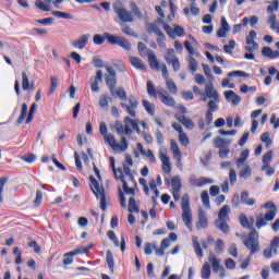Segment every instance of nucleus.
<instances>
[{"label":"nucleus","instance_id":"nucleus-29","mask_svg":"<svg viewBox=\"0 0 279 279\" xmlns=\"http://www.w3.org/2000/svg\"><path fill=\"white\" fill-rule=\"evenodd\" d=\"M240 223L242 228H248V230H252V228L254 227V218H250L248 220L247 216L242 214L240 216Z\"/></svg>","mask_w":279,"mask_h":279},{"label":"nucleus","instance_id":"nucleus-30","mask_svg":"<svg viewBox=\"0 0 279 279\" xmlns=\"http://www.w3.org/2000/svg\"><path fill=\"white\" fill-rule=\"evenodd\" d=\"M219 104H221V98H211L207 104V108L209 112H217L219 110Z\"/></svg>","mask_w":279,"mask_h":279},{"label":"nucleus","instance_id":"nucleus-60","mask_svg":"<svg viewBox=\"0 0 279 279\" xmlns=\"http://www.w3.org/2000/svg\"><path fill=\"white\" fill-rule=\"evenodd\" d=\"M223 247H226L223 240H221V239L217 240L216 246H215V252L217 254H221L223 252Z\"/></svg>","mask_w":279,"mask_h":279},{"label":"nucleus","instance_id":"nucleus-36","mask_svg":"<svg viewBox=\"0 0 279 279\" xmlns=\"http://www.w3.org/2000/svg\"><path fill=\"white\" fill-rule=\"evenodd\" d=\"M247 25H250V17H244L240 24H235L233 26L232 34H239V32H241V28L247 27Z\"/></svg>","mask_w":279,"mask_h":279},{"label":"nucleus","instance_id":"nucleus-44","mask_svg":"<svg viewBox=\"0 0 279 279\" xmlns=\"http://www.w3.org/2000/svg\"><path fill=\"white\" fill-rule=\"evenodd\" d=\"M52 16H57V19H65L68 21H72L73 15L71 13H65L61 11H52Z\"/></svg>","mask_w":279,"mask_h":279},{"label":"nucleus","instance_id":"nucleus-42","mask_svg":"<svg viewBox=\"0 0 279 279\" xmlns=\"http://www.w3.org/2000/svg\"><path fill=\"white\" fill-rule=\"evenodd\" d=\"M35 7L38 10H43V12H51V5L47 4V2H43V0H36Z\"/></svg>","mask_w":279,"mask_h":279},{"label":"nucleus","instance_id":"nucleus-31","mask_svg":"<svg viewBox=\"0 0 279 279\" xmlns=\"http://www.w3.org/2000/svg\"><path fill=\"white\" fill-rule=\"evenodd\" d=\"M148 191H153L155 196L151 197V201L153 204L156 206V204H158L156 199H158V195H160V192L158 191V185H156V181H150Z\"/></svg>","mask_w":279,"mask_h":279},{"label":"nucleus","instance_id":"nucleus-8","mask_svg":"<svg viewBox=\"0 0 279 279\" xmlns=\"http://www.w3.org/2000/svg\"><path fill=\"white\" fill-rule=\"evenodd\" d=\"M104 141L106 145H109V147H111V149H113V151H116L117 154H123V151H128L130 147V144L128 143L125 136L121 137V144L117 143V138L112 134L105 135Z\"/></svg>","mask_w":279,"mask_h":279},{"label":"nucleus","instance_id":"nucleus-33","mask_svg":"<svg viewBox=\"0 0 279 279\" xmlns=\"http://www.w3.org/2000/svg\"><path fill=\"white\" fill-rule=\"evenodd\" d=\"M228 215H230V206L225 205L218 214V220L228 221Z\"/></svg>","mask_w":279,"mask_h":279},{"label":"nucleus","instance_id":"nucleus-11","mask_svg":"<svg viewBox=\"0 0 279 279\" xmlns=\"http://www.w3.org/2000/svg\"><path fill=\"white\" fill-rule=\"evenodd\" d=\"M244 245L250 250L251 255L256 254V252H259L260 246H258V232L256 230H253L247 239L244 241Z\"/></svg>","mask_w":279,"mask_h":279},{"label":"nucleus","instance_id":"nucleus-50","mask_svg":"<svg viewBox=\"0 0 279 279\" xmlns=\"http://www.w3.org/2000/svg\"><path fill=\"white\" fill-rule=\"evenodd\" d=\"M250 175H252V168H250V166L242 168L240 172V178H243V180H247Z\"/></svg>","mask_w":279,"mask_h":279},{"label":"nucleus","instance_id":"nucleus-28","mask_svg":"<svg viewBox=\"0 0 279 279\" xmlns=\"http://www.w3.org/2000/svg\"><path fill=\"white\" fill-rule=\"evenodd\" d=\"M179 123H182L184 128H187V130H193L195 128V124L193 123V120L184 117V116H177L175 117Z\"/></svg>","mask_w":279,"mask_h":279},{"label":"nucleus","instance_id":"nucleus-64","mask_svg":"<svg viewBox=\"0 0 279 279\" xmlns=\"http://www.w3.org/2000/svg\"><path fill=\"white\" fill-rule=\"evenodd\" d=\"M234 47H236V43L234 40H230L229 45L223 46V49L226 53H232V50H234Z\"/></svg>","mask_w":279,"mask_h":279},{"label":"nucleus","instance_id":"nucleus-48","mask_svg":"<svg viewBox=\"0 0 279 279\" xmlns=\"http://www.w3.org/2000/svg\"><path fill=\"white\" fill-rule=\"evenodd\" d=\"M156 250H158V246L156 244H151L149 242L145 244L144 252L147 256H151L154 251H155V254H156Z\"/></svg>","mask_w":279,"mask_h":279},{"label":"nucleus","instance_id":"nucleus-17","mask_svg":"<svg viewBox=\"0 0 279 279\" xmlns=\"http://www.w3.org/2000/svg\"><path fill=\"white\" fill-rule=\"evenodd\" d=\"M90 38L92 35L88 33L81 35L76 40L72 43V47L82 51L83 49H86V45H88V40H90Z\"/></svg>","mask_w":279,"mask_h":279},{"label":"nucleus","instance_id":"nucleus-52","mask_svg":"<svg viewBox=\"0 0 279 279\" xmlns=\"http://www.w3.org/2000/svg\"><path fill=\"white\" fill-rule=\"evenodd\" d=\"M228 77H250V74L241 70H238V71L229 72Z\"/></svg>","mask_w":279,"mask_h":279},{"label":"nucleus","instance_id":"nucleus-23","mask_svg":"<svg viewBox=\"0 0 279 279\" xmlns=\"http://www.w3.org/2000/svg\"><path fill=\"white\" fill-rule=\"evenodd\" d=\"M225 99L231 101L233 106H239V104H241V96L236 95L234 90L225 92Z\"/></svg>","mask_w":279,"mask_h":279},{"label":"nucleus","instance_id":"nucleus-46","mask_svg":"<svg viewBox=\"0 0 279 279\" xmlns=\"http://www.w3.org/2000/svg\"><path fill=\"white\" fill-rule=\"evenodd\" d=\"M27 110H28L27 104H23L20 118L17 119L19 125H21V123H23L25 121V119L27 118Z\"/></svg>","mask_w":279,"mask_h":279},{"label":"nucleus","instance_id":"nucleus-19","mask_svg":"<svg viewBox=\"0 0 279 279\" xmlns=\"http://www.w3.org/2000/svg\"><path fill=\"white\" fill-rule=\"evenodd\" d=\"M165 32L171 38H175V36H178L179 38L184 37V27H182L180 25H174V29L171 28V26H169V25H165Z\"/></svg>","mask_w":279,"mask_h":279},{"label":"nucleus","instance_id":"nucleus-51","mask_svg":"<svg viewBox=\"0 0 279 279\" xmlns=\"http://www.w3.org/2000/svg\"><path fill=\"white\" fill-rule=\"evenodd\" d=\"M225 267L226 269H230L231 271H234L236 269V262L232 258L225 259Z\"/></svg>","mask_w":279,"mask_h":279},{"label":"nucleus","instance_id":"nucleus-62","mask_svg":"<svg viewBox=\"0 0 279 279\" xmlns=\"http://www.w3.org/2000/svg\"><path fill=\"white\" fill-rule=\"evenodd\" d=\"M148 32H149V34H156V36H159L160 34H162V33L160 32V28L158 27L157 24H150V25L148 26Z\"/></svg>","mask_w":279,"mask_h":279},{"label":"nucleus","instance_id":"nucleus-41","mask_svg":"<svg viewBox=\"0 0 279 279\" xmlns=\"http://www.w3.org/2000/svg\"><path fill=\"white\" fill-rule=\"evenodd\" d=\"M256 36L255 31H251L245 39L246 45H254V47H257L258 44L256 43Z\"/></svg>","mask_w":279,"mask_h":279},{"label":"nucleus","instance_id":"nucleus-1","mask_svg":"<svg viewBox=\"0 0 279 279\" xmlns=\"http://www.w3.org/2000/svg\"><path fill=\"white\" fill-rule=\"evenodd\" d=\"M132 166L123 165V170L118 168L114 170V178L122 183V189L125 195H136V181L134 174H132Z\"/></svg>","mask_w":279,"mask_h":279},{"label":"nucleus","instance_id":"nucleus-35","mask_svg":"<svg viewBox=\"0 0 279 279\" xmlns=\"http://www.w3.org/2000/svg\"><path fill=\"white\" fill-rule=\"evenodd\" d=\"M247 158H250V150L248 149H244L242 153H241V156L240 158H238L235 160V165L236 167H242L243 163L245 162V160H247Z\"/></svg>","mask_w":279,"mask_h":279},{"label":"nucleus","instance_id":"nucleus-34","mask_svg":"<svg viewBox=\"0 0 279 279\" xmlns=\"http://www.w3.org/2000/svg\"><path fill=\"white\" fill-rule=\"evenodd\" d=\"M22 88L23 90H34V85H29V77L27 73H22Z\"/></svg>","mask_w":279,"mask_h":279},{"label":"nucleus","instance_id":"nucleus-7","mask_svg":"<svg viewBox=\"0 0 279 279\" xmlns=\"http://www.w3.org/2000/svg\"><path fill=\"white\" fill-rule=\"evenodd\" d=\"M182 220L187 230H193V211L191 210V203L189 194H184L181 198Z\"/></svg>","mask_w":279,"mask_h":279},{"label":"nucleus","instance_id":"nucleus-20","mask_svg":"<svg viewBox=\"0 0 279 279\" xmlns=\"http://www.w3.org/2000/svg\"><path fill=\"white\" fill-rule=\"evenodd\" d=\"M170 151L173 154L174 160L181 165L182 162V151L180 150V146H178V142L174 140L170 141Z\"/></svg>","mask_w":279,"mask_h":279},{"label":"nucleus","instance_id":"nucleus-3","mask_svg":"<svg viewBox=\"0 0 279 279\" xmlns=\"http://www.w3.org/2000/svg\"><path fill=\"white\" fill-rule=\"evenodd\" d=\"M210 266L215 274H219L220 278H226V268L221 265V259H219L217 255H215V253L210 252L208 256V262L204 263L201 270V276L203 279L210 278Z\"/></svg>","mask_w":279,"mask_h":279},{"label":"nucleus","instance_id":"nucleus-54","mask_svg":"<svg viewBox=\"0 0 279 279\" xmlns=\"http://www.w3.org/2000/svg\"><path fill=\"white\" fill-rule=\"evenodd\" d=\"M50 82H51V87L49 90V95H53V93H56V88H58V85H59L58 77L51 76Z\"/></svg>","mask_w":279,"mask_h":279},{"label":"nucleus","instance_id":"nucleus-27","mask_svg":"<svg viewBox=\"0 0 279 279\" xmlns=\"http://www.w3.org/2000/svg\"><path fill=\"white\" fill-rule=\"evenodd\" d=\"M241 203L244 204V206H255L256 199L250 198V193L247 191H244L241 194Z\"/></svg>","mask_w":279,"mask_h":279},{"label":"nucleus","instance_id":"nucleus-26","mask_svg":"<svg viewBox=\"0 0 279 279\" xmlns=\"http://www.w3.org/2000/svg\"><path fill=\"white\" fill-rule=\"evenodd\" d=\"M192 243L194 247V252L198 258H204V251H202V244L199 243V239L197 236L192 238Z\"/></svg>","mask_w":279,"mask_h":279},{"label":"nucleus","instance_id":"nucleus-55","mask_svg":"<svg viewBox=\"0 0 279 279\" xmlns=\"http://www.w3.org/2000/svg\"><path fill=\"white\" fill-rule=\"evenodd\" d=\"M214 143L215 147H217L218 149H223L226 145L230 144V142H225V140L221 137H217Z\"/></svg>","mask_w":279,"mask_h":279},{"label":"nucleus","instance_id":"nucleus-22","mask_svg":"<svg viewBox=\"0 0 279 279\" xmlns=\"http://www.w3.org/2000/svg\"><path fill=\"white\" fill-rule=\"evenodd\" d=\"M197 230H206L208 228V218H206V211L204 209L198 210V221L196 222Z\"/></svg>","mask_w":279,"mask_h":279},{"label":"nucleus","instance_id":"nucleus-61","mask_svg":"<svg viewBox=\"0 0 279 279\" xmlns=\"http://www.w3.org/2000/svg\"><path fill=\"white\" fill-rule=\"evenodd\" d=\"M21 159L24 162H27L28 165H32L36 160V155H34V154L24 155Z\"/></svg>","mask_w":279,"mask_h":279},{"label":"nucleus","instance_id":"nucleus-9","mask_svg":"<svg viewBox=\"0 0 279 279\" xmlns=\"http://www.w3.org/2000/svg\"><path fill=\"white\" fill-rule=\"evenodd\" d=\"M90 181V190L94 193L95 197L100 201V208L101 210H106V194L104 191V186L99 184V181L95 179V177H89Z\"/></svg>","mask_w":279,"mask_h":279},{"label":"nucleus","instance_id":"nucleus-15","mask_svg":"<svg viewBox=\"0 0 279 279\" xmlns=\"http://www.w3.org/2000/svg\"><path fill=\"white\" fill-rule=\"evenodd\" d=\"M202 101H208V99L219 98V92L213 86V82L205 85V92H203Z\"/></svg>","mask_w":279,"mask_h":279},{"label":"nucleus","instance_id":"nucleus-38","mask_svg":"<svg viewBox=\"0 0 279 279\" xmlns=\"http://www.w3.org/2000/svg\"><path fill=\"white\" fill-rule=\"evenodd\" d=\"M142 104H143V107L145 108L146 112H148L150 114V117H154V114L156 112V106L145 99L142 101Z\"/></svg>","mask_w":279,"mask_h":279},{"label":"nucleus","instance_id":"nucleus-47","mask_svg":"<svg viewBox=\"0 0 279 279\" xmlns=\"http://www.w3.org/2000/svg\"><path fill=\"white\" fill-rule=\"evenodd\" d=\"M204 74L206 75L209 83L215 82V76H213V73L210 72V66L208 64H202Z\"/></svg>","mask_w":279,"mask_h":279},{"label":"nucleus","instance_id":"nucleus-12","mask_svg":"<svg viewBox=\"0 0 279 279\" xmlns=\"http://www.w3.org/2000/svg\"><path fill=\"white\" fill-rule=\"evenodd\" d=\"M108 74L105 75V82L111 93L114 95V86H117V72L112 66H105Z\"/></svg>","mask_w":279,"mask_h":279},{"label":"nucleus","instance_id":"nucleus-18","mask_svg":"<svg viewBox=\"0 0 279 279\" xmlns=\"http://www.w3.org/2000/svg\"><path fill=\"white\" fill-rule=\"evenodd\" d=\"M116 14L122 21V23H133L134 22V16L132 15V12L123 9V8H118L114 9Z\"/></svg>","mask_w":279,"mask_h":279},{"label":"nucleus","instance_id":"nucleus-43","mask_svg":"<svg viewBox=\"0 0 279 279\" xmlns=\"http://www.w3.org/2000/svg\"><path fill=\"white\" fill-rule=\"evenodd\" d=\"M216 227L218 230H221L225 234H228L230 227H228V223L226 220H217L216 221Z\"/></svg>","mask_w":279,"mask_h":279},{"label":"nucleus","instance_id":"nucleus-37","mask_svg":"<svg viewBox=\"0 0 279 279\" xmlns=\"http://www.w3.org/2000/svg\"><path fill=\"white\" fill-rule=\"evenodd\" d=\"M130 62L131 65L134 66V69H137L140 71H143V69H145L143 61L136 57H130Z\"/></svg>","mask_w":279,"mask_h":279},{"label":"nucleus","instance_id":"nucleus-56","mask_svg":"<svg viewBox=\"0 0 279 279\" xmlns=\"http://www.w3.org/2000/svg\"><path fill=\"white\" fill-rule=\"evenodd\" d=\"M179 141H180L181 145H183L184 147H189V145L191 143L189 141V136H186L184 132L179 134Z\"/></svg>","mask_w":279,"mask_h":279},{"label":"nucleus","instance_id":"nucleus-63","mask_svg":"<svg viewBox=\"0 0 279 279\" xmlns=\"http://www.w3.org/2000/svg\"><path fill=\"white\" fill-rule=\"evenodd\" d=\"M262 171L266 172V175L271 177L274 175V173H276V169L271 168L270 165H264L262 167Z\"/></svg>","mask_w":279,"mask_h":279},{"label":"nucleus","instance_id":"nucleus-49","mask_svg":"<svg viewBox=\"0 0 279 279\" xmlns=\"http://www.w3.org/2000/svg\"><path fill=\"white\" fill-rule=\"evenodd\" d=\"M129 213H138V205H136L134 197L129 198Z\"/></svg>","mask_w":279,"mask_h":279},{"label":"nucleus","instance_id":"nucleus-58","mask_svg":"<svg viewBox=\"0 0 279 279\" xmlns=\"http://www.w3.org/2000/svg\"><path fill=\"white\" fill-rule=\"evenodd\" d=\"M94 45H104L106 43V36H101L99 34L94 35L93 37Z\"/></svg>","mask_w":279,"mask_h":279},{"label":"nucleus","instance_id":"nucleus-45","mask_svg":"<svg viewBox=\"0 0 279 279\" xmlns=\"http://www.w3.org/2000/svg\"><path fill=\"white\" fill-rule=\"evenodd\" d=\"M201 199H202L203 205L205 206V208L210 209V196L208 195L207 191L202 192Z\"/></svg>","mask_w":279,"mask_h":279},{"label":"nucleus","instance_id":"nucleus-57","mask_svg":"<svg viewBox=\"0 0 279 279\" xmlns=\"http://www.w3.org/2000/svg\"><path fill=\"white\" fill-rule=\"evenodd\" d=\"M260 141L262 143H265L266 147H269L270 145H272L271 138L269 137V132H265L260 136Z\"/></svg>","mask_w":279,"mask_h":279},{"label":"nucleus","instance_id":"nucleus-24","mask_svg":"<svg viewBox=\"0 0 279 279\" xmlns=\"http://www.w3.org/2000/svg\"><path fill=\"white\" fill-rule=\"evenodd\" d=\"M262 56L264 58H269V60H276V58H279V51H274L270 47H264L262 49Z\"/></svg>","mask_w":279,"mask_h":279},{"label":"nucleus","instance_id":"nucleus-53","mask_svg":"<svg viewBox=\"0 0 279 279\" xmlns=\"http://www.w3.org/2000/svg\"><path fill=\"white\" fill-rule=\"evenodd\" d=\"M214 243L215 239L213 236H208L206 240L201 241L202 247H204V250H208Z\"/></svg>","mask_w":279,"mask_h":279},{"label":"nucleus","instance_id":"nucleus-32","mask_svg":"<svg viewBox=\"0 0 279 279\" xmlns=\"http://www.w3.org/2000/svg\"><path fill=\"white\" fill-rule=\"evenodd\" d=\"M178 57L175 56V50H173V48L166 50L163 54V59L166 60L167 64H171Z\"/></svg>","mask_w":279,"mask_h":279},{"label":"nucleus","instance_id":"nucleus-40","mask_svg":"<svg viewBox=\"0 0 279 279\" xmlns=\"http://www.w3.org/2000/svg\"><path fill=\"white\" fill-rule=\"evenodd\" d=\"M160 100L165 106H168L169 108H175V99L169 96V94H166Z\"/></svg>","mask_w":279,"mask_h":279},{"label":"nucleus","instance_id":"nucleus-16","mask_svg":"<svg viewBox=\"0 0 279 279\" xmlns=\"http://www.w3.org/2000/svg\"><path fill=\"white\" fill-rule=\"evenodd\" d=\"M172 195L175 202H180V191H182V180L179 175L171 180Z\"/></svg>","mask_w":279,"mask_h":279},{"label":"nucleus","instance_id":"nucleus-39","mask_svg":"<svg viewBox=\"0 0 279 279\" xmlns=\"http://www.w3.org/2000/svg\"><path fill=\"white\" fill-rule=\"evenodd\" d=\"M106 260H107V265H108L110 271L113 272L114 271V256L112 255V251H110V250L107 251Z\"/></svg>","mask_w":279,"mask_h":279},{"label":"nucleus","instance_id":"nucleus-14","mask_svg":"<svg viewBox=\"0 0 279 279\" xmlns=\"http://www.w3.org/2000/svg\"><path fill=\"white\" fill-rule=\"evenodd\" d=\"M169 151L167 147L161 146L159 149V160L162 163V170L165 173H171V159H169Z\"/></svg>","mask_w":279,"mask_h":279},{"label":"nucleus","instance_id":"nucleus-21","mask_svg":"<svg viewBox=\"0 0 279 279\" xmlns=\"http://www.w3.org/2000/svg\"><path fill=\"white\" fill-rule=\"evenodd\" d=\"M190 184H192V186H198L199 189H202V186H206V184H213V180L206 178L197 179V177L192 174L190 177Z\"/></svg>","mask_w":279,"mask_h":279},{"label":"nucleus","instance_id":"nucleus-25","mask_svg":"<svg viewBox=\"0 0 279 279\" xmlns=\"http://www.w3.org/2000/svg\"><path fill=\"white\" fill-rule=\"evenodd\" d=\"M171 247V240L169 239H163L160 243V247L156 248V255L157 256H165V251L169 250Z\"/></svg>","mask_w":279,"mask_h":279},{"label":"nucleus","instance_id":"nucleus-6","mask_svg":"<svg viewBox=\"0 0 279 279\" xmlns=\"http://www.w3.org/2000/svg\"><path fill=\"white\" fill-rule=\"evenodd\" d=\"M266 210H268L265 216L263 214L258 215L256 217V228H265L267 226V221H274L276 219V215L278 213V209L276 208V205L271 202H268L264 205Z\"/></svg>","mask_w":279,"mask_h":279},{"label":"nucleus","instance_id":"nucleus-5","mask_svg":"<svg viewBox=\"0 0 279 279\" xmlns=\"http://www.w3.org/2000/svg\"><path fill=\"white\" fill-rule=\"evenodd\" d=\"M113 129L116 130L117 134H125L126 136H132L133 130L141 134V129L138 128V120H132L130 117L124 118L123 122L117 121L113 124Z\"/></svg>","mask_w":279,"mask_h":279},{"label":"nucleus","instance_id":"nucleus-2","mask_svg":"<svg viewBox=\"0 0 279 279\" xmlns=\"http://www.w3.org/2000/svg\"><path fill=\"white\" fill-rule=\"evenodd\" d=\"M148 62L150 69L154 71H161L162 77L166 80V85L172 95H178V86L173 81H169V70H167V64L158 62V58L156 57V52L150 51L148 52Z\"/></svg>","mask_w":279,"mask_h":279},{"label":"nucleus","instance_id":"nucleus-59","mask_svg":"<svg viewBox=\"0 0 279 279\" xmlns=\"http://www.w3.org/2000/svg\"><path fill=\"white\" fill-rule=\"evenodd\" d=\"M189 69L192 71V73H195L197 71V60L195 58L190 57L189 58Z\"/></svg>","mask_w":279,"mask_h":279},{"label":"nucleus","instance_id":"nucleus-10","mask_svg":"<svg viewBox=\"0 0 279 279\" xmlns=\"http://www.w3.org/2000/svg\"><path fill=\"white\" fill-rule=\"evenodd\" d=\"M105 38L108 40L110 45H118L125 51H130L132 49V44L121 36L110 35V33H105Z\"/></svg>","mask_w":279,"mask_h":279},{"label":"nucleus","instance_id":"nucleus-4","mask_svg":"<svg viewBox=\"0 0 279 279\" xmlns=\"http://www.w3.org/2000/svg\"><path fill=\"white\" fill-rule=\"evenodd\" d=\"M114 95H117V97H119V99H121L122 101H126L121 102L122 108L125 109L130 117L136 118V108H138V99H136V97L134 96H129L128 98V94L123 88L114 89L112 97H114Z\"/></svg>","mask_w":279,"mask_h":279},{"label":"nucleus","instance_id":"nucleus-13","mask_svg":"<svg viewBox=\"0 0 279 279\" xmlns=\"http://www.w3.org/2000/svg\"><path fill=\"white\" fill-rule=\"evenodd\" d=\"M93 250V244L85 246V247H81V248H76L72 252L65 253L64 259H63V265H73V256H77V254H86V252Z\"/></svg>","mask_w":279,"mask_h":279}]
</instances>
